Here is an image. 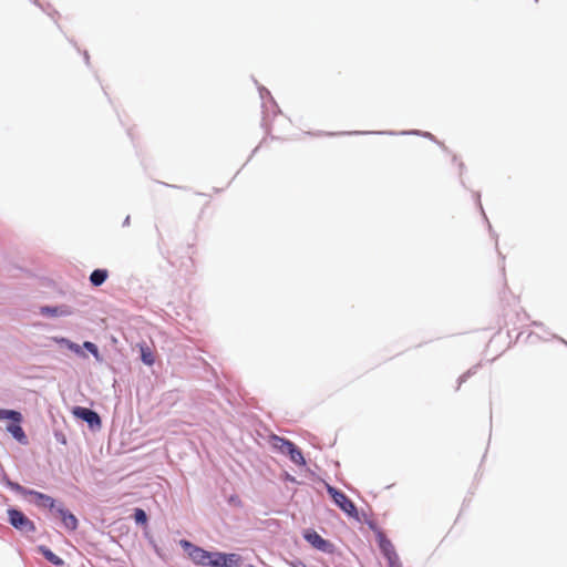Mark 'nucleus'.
<instances>
[{
  "mask_svg": "<svg viewBox=\"0 0 567 567\" xmlns=\"http://www.w3.org/2000/svg\"><path fill=\"white\" fill-rule=\"evenodd\" d=\"M179 544L196 565L214 567L215 553L207 551L185 539Z\"/></svg>",
  "mask_w": 567,
  "mask_h": 567,
  "instance_id": "1",
  "label": "nucleus"
},
{
  "mask_svg": "<svg viewBox=\"0 0 567 567\" xmlns=\"http://www.w3.org/2000/svg\"><path fill=\"white\" fill-rule=\"evenodd\" d=\"M9 523L23 534H33L35 532L34 523L29 519L21 511L16 508L8 509Z\"/></svg>",
  "mask_w": 567,
  "mask_h": 567,
  "instance_id": "2",
  "label": "nucleus"
},
{
  "mask_svg": "<svg viewBox=\"0 0 567 567\" xmlns=\"http://www.w3.org/2000/svg\"><path fill=\"white\" fill-rule=\"evenodd\" d=\"M327 491L333 502L350 517L358 518V511L354 503L341 491L328 485Z\"/></svg>",
  "mask_w": 567,
  "mask_h": 567,
  "instance_id": "3",
  "label": "nucleus"
},
{
  "mask_svg": "<svg viewBox=\"0 0 567 567\" xmlns=\"http://www.w3.org/2000/svg\"><path fill=\"white\" fill-rule=\"evenodd\" d=\"M378 543L379 547L383 554V556L388 560V565L390 567H400V558L399 555L395 551V548L390 539L386 538V536L383 533L378 534Z\"/></svg>",
  "mask_w": 567,
  "mask_h": 567,
  "instance_id": "4",
  "label": "nucleus"
},
{
  "mask_svg": "<svg viewBox=\"0 0 567 567\" xmlns=\"http://www.w3.org/2000/svg\"><path fill=\"white\" fill-rule=\"evenodd\" d=\"M17 491H19L23 496H32L34 498V504L39 507H48L52 509L55 505V501L43 493L24 488L20 485H17Z\"/></svg>",
  "mask_w": 567,
  "mask_h": 567,
  "instance_id": "5",
  "label": "nucleus"
},
{
  "mask_svg": "<svg viewBox=\"0 0 567 567\" xmlns=\"http://www.w3.org/2000/svg\"><path fill=\"white\" fill-rule=\"evenodd\" d=\"M73 415L78 419L85 421L92 429L101 426V417L100 415L87 408L75 406L73 409Z\"/></svg>",
  "mask_w": 567,
  "mask_h": 567,
  "instance_id": "6",
  "label": "nucleus"
},
{
  "mask_svg": "<svg viewBox=\"0 0 567 567\" xmlns=\"http://www.w3.org/2000/svg\"><path fill=\"white\" fill-rule=\"evenodd\" d=\"M241 563V557L237 554L215 553L214 567H236Z\"/></svg>",
  "mask_w": 567,
  "mask_h": 567,
  "instance_id": "7",
  "label": "nucleus"
},
{
  "mask_svg": "<svg viewBox=\"0 0 567 567\" xmlns=\"http://www.w3.org/2000/svg\"><path fill=\"white\" fill-rule=\"evenodd\" d=\"M303 537L309 544L319 550L326 551L329 547V543L323 539L316 530H306Z\"/></svg>",
  "mask_w": 567,
  "mask_h": 567,
  "instance_id": "8",
  "label": "nucleus"
},
{
  "mask_svg": "<svg viewBox=\"0 0 567 567\" xmlns=\"http://www.w3.org/2000/svg\"><path fill=\"white\" fill-rule=\"evenodd\" d=\"M60 515V518L64 525V527L69 530H75L78 527L76 517L64 508H58L56 511Z\"/></svg>",
  "mask_w": 567,
  "mask_h": 567,
  "instance_id": "9",
  "label": "nucleus"
},
{
  "mask_svg": "<svg viewBox=\"0 0 567 567\" xmlns=\"http://www.w3.org/2000/svg\"><path fill=\"white\" fill-rule=\"evenodd\" d=\"M272 446L277 449L282 454H288V451L291 450L293 446V443L289 440H286L284 437H279L277 435L271 437Z\"/></svg>",
  "mask_w": 567,
  "mask_h": 567,
  "instance_id": "10",
  "label": "nucleus"
},
{
  "mask_svg": "<svg viewBox=\"0 0 567 567\" xmlns=\"http://www.w3.org/2000/svg\"><path fill=\"white\" fill-rule=\"evenodd\" d=\"M7 430L20 443H25L27 442L25 433H24L23 429L20 426V423L13 422V423H11V424H9L7 426Z\"/></svg>",
  "mask_w": 567,
  "mask_h": 567,
  "instance_id": "11",
  "label": "nucleus"
},
{
  "mask_svg": "<svg viewBox=\"0 0 567 567\" xmlns=\"http://www.w3.org/2000/svg\"><path fill=\"white\" fill-rule=\"evenodd\" d=\"M39 551L45 557L47 560H49L51 564L55 566H62L64 564L63 559H61L45 546H40Z\"/></svg>",
  "mask_w": 567,
  "mask_h": 567,
  "instance_id": "12",
  "label": "nucleus"
},
{
  "mask_svg": "<svg viewBox=\"0 0 567 567\" xmlns=\"http://www.w3.org/2000/svg\"><path fill=\"white\" fill-rule=\"evenodd\" d=\"M109 274L105 269H95L91 276L90 281L93 286H101L107 278Z\"/></svg>",
  "mask_w": 567,
  "mask_h": 567,
  "instance_id": "13",
  "label": "nucleus"
},
{
  "mask_svg": "<svg viewBox=\"0 0 567 567\" xmlns=\"http://www.w3.org/2000/svg\"><path fill=\"white\" fill-rule=\"evenodd\" d=\"M140 350L142 361L147 365H153L155 362V357L151 348L144 343L140 346Z\"/></svg>",
  "mask_w": 567,
  "mask_h": 567,
  "instance_id": "14",
  "label": "nucleus"
},
{
  "mask_svg": "<svg viewBox=\"0 0 567 567\" xmlns=\"http://www.w3.org/2000/svg\"><path fill=\"white\" fill-rule=\"evenodd\" d=\"M0 420H11L16 423H21L22 415L18 411L0 409Z\"/></svg>",
  "mask_w": 567,
  "mask_h": 567,
  "instance_id": "15",
  "label": "nucleus"
},
{
  "mask_svg": "<svg viewBox=\"0 0 567 567\" xmlns=\"http://www.w3.org/2000/svg\"><path fill=\"white\" fill-rule=\"evenodd\" d=\"M290 460L299 465V466H303L306 465V461H305V457L302 455V452L293 444V446L291 447V450L288 451V454Z\"/></svg>",
  "mask_w": 567,
  "mask_h": 567,
  "instance_id": "16",
  "label": "nucleus"
},
{
  "mask_svg": "<svg viewBox=\"0 0 567 567\" xmlns=\"http://www.w3.org/2000/svg\"><path fill=\"white\" fill-rule=\"evenodd\" d=\"M134 519L137 524L145 525L147 523L146 513L142 508H136L134 512Z\"/></svg>",
  "mask_w": 567,
  "mask_h": 567,
  "instance_id": "17",
  "label": "nucleus"
},
{
  "mask_svg": "<svg viewBox=\"0 0 567 567\" xmlns=\"http://www.w3.org/2000/svg\"><path fill=\"white\" fill-rule=\"evenodd\" d=\"M83 346H84V348H85V349H87V350H89V351H90L94 357H96V358L99 357V350H97V347H96L94 343H92V342H90V341H85Z\"/></svg>",
  "mask_w": 567,
  "mask_h": 567,
  "instance_id": "18",
  "label": "nucleus"
},
{
  "mask_svg": "<svg viewBox=\"0 0 567 567\" xmlns=\"http://www.w3.org/2000/svg\"><path fill=\"white\" fill-rule=\"evenodd\" d=\"M41 312L42 313H48V315H51V316H56L59 313L56 308H49V307L42 308Z\"/></svg>",
  "mask_w": 567,
  "mask_h": 567,
  "instance_id": "19",
  "label": "nucleus"
},
{
  "mask_svg": "<svg viewBox=\"0 0 567 567\" xmlns=\"http://www.w3.org/2000/svg\"><path fill=\"white\" fill-rule=\"evenodd\" d=\"M293 567H307V565L303 564L302 561H298L297 564L293 565Z\"/></svg>",
  "mask_w": 567,
  "mask_h": 567,
  "instance_id": "20",
  "label": "nucleus"
},
{
  "mask_svg": "<svg viewBox=\"0 0 567 567\" xmlns=\"http://www.w3.org/2000/svg\"><path fill=\"white\" fill-rule=\"evenodd\" d=\"M247 567H256V566H254V565H248Z\"/></svg>",
  "mask_w": 567,
  "mask_h": 567,
  "instance_id": "21",
  "label": "nucleus"
}]
</instances>
